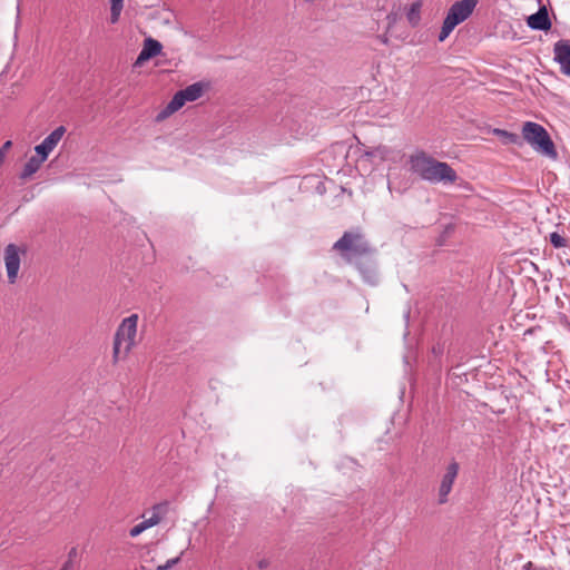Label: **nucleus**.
Returning a JSON list of instances; mask_svg holds the SVG:
<instances>
[{"label":"nucleus","mask_w":570,"mask_h":570,"mask_svg":"<svg viewBox=\"0 0 570 570\" xmlns=\"http://www.w3.org/2000/svg\"><path fill=\"white\" fill-rule=\"evenodd\" d=\"M163 50V45L151 38V37H148L144 40V45H142V48L140 50V52L138 53V57H137V60H136V65H140L145 61H148L150 60L151 58L158 56Z\"/></svg>","instance_id":"nucleus-12"},{"label":"nucleus","mask_w":570,"mask_h":570,"mask_svg":"<svg viewBox=\"0 0 570 570\" xmlns=\"http://www.w3.org/2000/svg\"><path fill=\"white\" fill-rule=\"evenodd\" d=\"M445 351V343L444 342H438L432 346V354L434 358L440 360Z\"/></svg>","instance_id":"nucleus-23"},{"label":"nucleus","mask_w":570,"mask_h":570,"mask_svg":"<svg viewBox=\"0 0 570 570\" xmlns=\"http://www.w3.org/2000/svg\"><path fill=\"white\" fill-rule=\"evenodd\" d=\"M433 157L428 155L424 151H416L410 155L407 159L409 170L420 177L422 180H426L430 166L432 164Z\"/></svg>","instance_id":"nucleus-7"},{"label":"nucleus","mask_w":570,"mask_h":570,"mask_svg":"<svg viewBox=\"0 0 570 570\" xmlns=\"http://www.w3.org/2000/svg\"><path fill=\"white\" fill-rule=\"evenodd\" d=\"M137 321L138 316L136 314H132L128 317H126L120 326L118 327L116 332L117 337H121L122 341H125L126 348H129L131 345V342L136 335L137 332Z\"/></svg>","instance_id":"nucleus-10"},{"label":"nucleus","mask_w":570,"mask_h":570,"mask_svg":"<svg viewBox=\"0 0 570 570\" xmlns=\"http://www.w3.org/2000/svg\"><path fill=\"white\" fill-rule=\"evenodd\" d=\"M12 142L11 140H7L2 144V154L4 153V150L9 149L11 147Z\"/></svg>","instance_id":"nucleus-29"},{"label":"nucleus","mask_w":570,"mask_h":570,"mask_svg":"<svg viewBox=\"0 0 570 570\" xmlns=\"http://www.w3.org/2000/svg\"><path fill=\"white\" fill-rule=\"evenodd\" d=\"M71 568H72V561L67 560V561L63 563V566H62L61 570H70Z\"/></svg>","instance_id":"nucleus-28"},{"label":"nucleus","mask_w":570,"mask_h":570,"mask_svg":"<svg viewBox=\"0 0 570 570\" xmlns=\"http://www.w3.org/2000/svg\"><path fill=\"white\" fill-rule=\"evenodd\" d=\"M568 265L570 266V261H568Z\"/></svg>","instance_id":"nucleus-34"},{"label":"nucleus","mask_w":570,"mask_h":570,"mask_svg":"<svg viewBox=\"0 0 570 570\" xmlns=\"http://www.w3.org/2000/svg\"><path fill=\"white\" fill-rule=\"evenodd\" d=\"M45 160L46 159H42V157L38 156L37 154L36 156L30 157L23 166L21 178L26 179L36 174Z\"/></svg>","instance_id":"nucleus-17"},{"label":"nucleus","mask_w":570,"mask_h":570,"mask_svg":"<svg viewBox=\"0 0 570 570\" xmlns=\"http://www.w3.org/2000/svg\"><path fill=\"white\" fill-rule=\"evenodd\" d=\"M183 554H184V551L180 552V554L178 557L171 558V559L167 560L164 564L158 566L155 570L171 569L173 567H175L176 564H178L180 562Z\"/></svg>","instance_id":"nucleus-22"},{"label":"nucleus","mask_w":570,"mask_h":570,"mask_svg":"<svg viewBox=\"0 0 570 570\" xmlns=\"http://www.w3.org/2000/svg\"><path fill=\"white\" fill-rule=\"evenodd\" d=\"M77 548L72 547L68 553V560L72 561L77 558Z\"/></svg>","instance_id":"nucleus-25"},{"label":"nucleus","mask_w":570,"mask_h":570,"mask_svg":"<svg viewBox=\"0 0 570 570\" xmlns=\"http://www.w3.org/2000/svg\"><path fill=\"white\" fill-rule=\"evenodd\" d=\"M333 248L338 250L342 256L348 261H355V267L363 281L371 285L379 284V274L376 264L371 257L372 248L365 236L358 230L345 232L343 236L335 242Z\"/></svg>","instance_id":"nucleus-1"},{"label":"nucleus","mask_w":570,"mask_h":570,"mask_svg":"<svg viewBox=\"0 0 570 570\" xmlns=\"http://www.w3.org/2000/svg\"><path fill=\"white\" fill-rule=\"evenodd\" d=\"M553 60L564 76H570V40L561 39L553 45Z\"/></svg>","instance_id":"nucleus-9"},{"label":"nucleus","mask_w":570,"mask_h":570,"mask_svg":"<svg viewBox=\"0 0 570 570\" xmlns=\"http://www.w3.org/2000/svg\"><path fill=\"white\" fill-rule=\"evenodd\" d=\"M122 343H125V341H122L121 337H117L115 335V337H114V355H115V357H117L118 354L120 353Z\"/></svg>","instance_id":"nucleus-24"},{"label":"nucleus","mask_w":570,"mask_h":570,"mask_svg":"<svg viewBox=\"0 0 570 570\" xmlns=\"http://www.w3.org/2000/svg\"><path fill=\"white\" fill-rule=\"evenodd\" d=\"M306 2H312L313 0H305Z\"/></svg>","instance_id":"nucleus-33"},{"label":"nucleus","mask_w":570,"mask_h":570,"mask_svg":"<svg viewBox=\"0 0 570 570\" xmlns=\"http://www.w3.org/2000/svg\"><path fill=\"white\" fill-rule=\"evenodd\" d=\"M460 470V465L456 461H451L445 468V472L441 479L439 493H438V502L439 504H444L449 500V494L452 491V487L454 484L455 479L458 478Z\"/></svg>","instance_id":"nucleus-5"},{"label":"nucleus","mask_w":570,"mask_h":570,"mask_svg":"<svg viewBox=\"0 0 570 570\" xmlns=\"http://www.w3.org/2000/svg\"><path fill=\"white\" fill-rule=\"evenodd\" d=\"M124 8V0H110V22L117 23L119 21Z\"/></svg>","instance_id":"nucleus-20"},{"label":"nucleus","mask_w":570,"mask_h":570,"mask_svg":"<svg viewBox=\"0 0 570 570\" xmlns=\"http://www.w3.org/2000/svg\"><path fill=\"white\" fill-rule=\"evenodd\" d=\"M446 361L453 368L463 365L468 361V354L459 342H453L448 347Z\"/></svg>","instance_id":"nucleus-13"},{"label":"nucleus","mask_w":570,"mask_h":570,"mask_svg":"<svg viewBox=\"0 0 570 570\" xmlns=\"http://www.w3.org/2000/svg\"><path fill=\"white\" fill-rule=\"evenodd\" d=\"M407 336H409V332L406 331V332L404 333V338H406Z\"/></svg>","instance_id":"nucleus-32"},{"label":"nucleus","mask_w":570,"mask_h":570,"mask_svg":"<svg viewBox=\"0 0 570 570\" xmlns=\"http://www.w3.org/2000/svg\"><path fill=\"white\" fill-rule=\"evenodd\" d=\"M11 88H12L11 94L8 95V97H11L12 95H17L20 91V86L18 83H13L11 86Z\"/></svg>","instance_id":"nucleus-26"},{"label":"nucleus","mask_w":570,"mask_h":570,"mask_svg":"<svg viewBox=\"0 0 570 570\" xmlns=\"http://www.w3.org/2000/svg\"><path fill=\"white\" fill-rule=\"evenodd\" d=\"M521 138L522 141L525 140L535 151L550 158L557 157L554 144L547 129L540 124L533 121L524 122Z\"/></svg>","instance_id":"nucleus-2"},{"label":"nucleus","mask_w":570,"mask_h":570,"mask_svg":"<svg viewBox=\"0 0 570 570\" xmlns=\"http://www.w3.org/2000/svg\"><path fill=\"white\" fill-rule=\"evenodd\" d=\"M478 4V0H459L455 1L448 10L443 20L441 31L438 36L440 42L444 41L456 26L465 21L473 12Z\"/></svg>","instance_id":"nucleus-3"},{"label":"nucleus","mask_w":570,"mask_h":570,"mask_svg":"<svg viewBox=\"0 0 570 570\" xmlns=\"http://www.w3.org/2000/svg\"><path fill=\"white\" fill-rule=\"evenodd\" d=\"M187 101H195L199 99L204 92V85L202 82H194L186 88L181 89Z\"/></svg>","instance_id":"nucleus-18"},{"label":"nucleus","mask_w":570,"mask_h":570,"mask_svg":"<svg viewBox=\"0 0 570 570\" xmlns=\"http://www.w3.org/2000/svg\"><path fill=\"white\" fill-rule=\"evenodd\" d=\"M160 518L157 513H153V515L148 519L142 520L141 522L137 523L129 530V535L132 538H136L140 535L144 531L147 529L155 527L159 523Z\"/></svg>","instance_id":"nucleus-16"},{"label":"nucleus","mask_w":570,"mask_h":570,"mask_svg":"<svg viewBox=\"0 0 570 570\" xmlns=\"http://www.w3.org/2000/svg\"><path fill=\"white\" fill-rule=\"evenodd\" d=\"M187 102L186 97L181 92V90H178L171 98V100L168 102V105L159 112L158 118H165L176 111H178L180 108L184 107V105Z\"/></svg>","instance_id":"nucleus-14"},{"label":"nucleus","mask_w":570,"mask_h":570,"mask_svg":"<svg viewBox=\"0 0 570 570\" xmlns=\"http://www.w3.org/2000/svg\"><path fill=\"white\" fill-rule=\"evenodd\" d=\"M549 240L554 248H562L567 245V239L557 232L549 235Z\"/></svg>","instance_id":"nucleus-21"},{"label":"nucleus","mask_w":570,"mask_h":570,"mask_svg":"<svg viewBox=\"0 0 570 570\" xmlns=\"http://www.w3.org/2000/svg\"><path fill=\"white\" fill-rule=\"evenodd\" d=\"M24 253L21 248L14 244H9L4 248V265L7 271L8 279L13 284L18 277L20 269V255Z\"/></svg>","instance_id":"nucleus-6"},{"label":"nucleus","mask_w":570,"mask_h":570,"mask_svg":"<svg viewBox=\"0 0 570 570\" xmlns=\"http://www.w3.org/2000/svg\"><path fill=\"white\" fill-rule=\"evenodd\" d=\"M404 318H405V324L407 326L409 325V318H410V309L404 312Z\"/></svg>","instance_id":"nucleus-30"},{"label":"nucleus","mask_w":570,"mask_h":570,"mask_svg":"<svg viewBox=\"0 0 570 570\" xmlns=\"http://www.w3.org/2000/svg\"><path fill=\"white\" fill-rule=\"evenodd\" d=\"M268 564H269V562L266 559H262V560L258 561V568L259 569H265V568L268 567Z\"/></svg>","instance_id":"nucleus-27"},{"label":"nucleus","mask_w":570,"mask_h":570,"mask_svg":"<svg viewBox=\"0 0 570 570\" xmlns=\"http://www.w3.org/2000/svg\"><path fill=\"white\" fill-rule=\"evenodd\" d=\"M365 155L370 157V156L373 155V153L372 151H366Z\"/></svg>","instance_id":"nucleus-31"},{"label":"nucleus","mask_w":570,"mask_h":570,"mask_svg":"<svg viewBox=\"0 0 570 570\" xmlns=\"http://www.w3.org/2000/svg\"><path fill=\"white\" fill-rule=\"evenodd\" d=\"M66 132L65 126L53 129L39 145L35 147V151L42 159H47L50 153L56 148Z\"/></svg>","instance_id":"nucleus-8"},{"label":"nucleus","mask_w":570,"mask_h":570,"mask_svg":"<svg viewBox=\"0 0 570 570\" xmlns=\"http://www.w3.org/2000/svg\"><path fill=\"white\" fill-rule=\"evenodd\" d=\"M421 8L422 3L420 1H415L406 10V19L412 27L419 26L421 21Z\"/></svg>","instance_id":"nucleus-19"},{"label":"nucleus","mask_w":570,"mask_h":570,"mask_svg":"<svg viewBox=\"0 0 570 570\" xmlns=\"http://www.w3.org/2000/svg\"><path fill=\"white\" fill-rule=\"evenodd\" d=\"M459 179L456 171L444 161H440L433 157L430 170L426 177L428 183L432 185H452Z\"/></svg>","instance_id":"nucleus-4"},{"label":"nucleus","mask_w":570,"mask_h":570,"mask_svg":"<svg viewBox=\"0 0 570 570\" xmlns=\"http://www.w3.org/2000/svg\"><path fill=\"white\" fill-rule=\"evenodd\" d=\"M492 132L494 136H497L500 139V141L503 145H515V146L522 145L521 136L515 132H511V131H508V130L501 129V128H494L492 130Z\"/></svg>","instance_id":"nucleus-15"},{"label":"nucleus","mask_w":570,"mask_h":570,"mask_svg":"<svg viewBox=\"0 0 570 570\" xmlns=\"http://www.w3.org/2000/svg\"><path fill=\"white\" fill-rule=\"evenodd\" d=\"M527 24L532 30L549 31L552 27V22L549 18L548 9L543 6L527 19Z\"/></svg>","instance_id":"nucleus-11"}]
</instances>
